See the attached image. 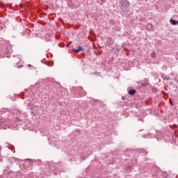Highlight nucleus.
<instances>
[{"label": "nucleus", "instance_id": "f257e3e1", "mask_svg": "<svg viewBox=\"0 0 178 178\" xmlns=\"http://www.w3.org/2000/svg\"><path fill=\"white\" fill-rule=\"evenodd\" d=\"M120 4L122 10H126L130 7V3L127 0H121Z\"/></svg>", "mask_w": 178, "mask_h": 178}, {"label": "nucleus", "instance_id": "f03ea898", "mask_svg": "<svg viewBox=\"0 0 178 178\" xmlns=\"http://www.w3.org/2000/svg\"><path fill=\"white\" fill-rule=\"evenodd\" d=\"M0 127L3 130H6L8 127L4 118L0 120Z\"/></svg>", "mask_w": 178, "mask_h": 178}, {"label": "nucleus", "instance_id": "7ed1b4c3", "mask_svg": "<svg viewBox=\"0 0 178 178\" xmlns=\"http://www.w3.org/2000/svg\"><path fill=\"white\" fill-rule=\"evenodd\" d=\"M148 84H149V81L147 79L142 81V86H148Z\"/></svg>", "mask_w": 178, "mask_h": 178}, {"label": "nucleus", "instance_id": "20e7f679", "mask_svg": "<svg viewBox=\"0 0 178 178\" xmlns=\"http://www.w3.org/2000/svg\"><path fill=\"white\" fill-rule=\"evenodd\" d=\"M170 23L172 24L173 26H176V24H178V21H176L175 19H170Z\"/></svg>", "mask_w": 178, "mask_h": 178}, {"label": "nucleus", "instance_id": "39448f33", "mask_svg": "<svg viewBox=\"0 0 178 178\" xmlns=\"http://www.w3.org/2000/svg\"><path fill=\"white\" fill-rule=\"evenodd\" d=\"M128 94H129V95H134V94H136V90L134 89L129 90L128 91Z\"/></svg>", "mask_w": 178, "mask_h": 178}, {"label": "nucleus", "instance_id": "423d86ee", "mask_svg": "<svg viewBox=\"0 0 178 178\" xmlns=\"http://www.w3.org/2000/svg\"><path fill=\"white\" fill-rule=\"evenodd\" d=\"M80 51H83V48H81V46H79L77 49H74V52H80Z\"/></svg>", "mask_w": 178, "mask_h": 178}, {"label": "nucleus", "instance_id": "0eeeda50", "mask_svg": "<svg viewBox=\"0 0 178 178\" xmlns=\"http://www.w3.org/2000/svg\"><path fill=\"white\" fill-rule=\"evenodd\" d=\"M28 108L29 109H31V111H33V109H34V106L33 105V104H29Z\"/></svg>", "mask_w": 178, "mask_h": 178}, {"label": "nucleus", "instance_id": "6e6552de", "mask_svg": "<svg viewBox=\"0 0 178 178\" xmlns=\"http://www.w3.org/2000/svg\"><path fill=\"white\" fill-rule=\"evenodd\" d=\"M108 42H110V44H113V40H112L111 38H108Z\"/></svg>", "mask_w": 178, "mask_h": 178}, {"label": "nucleus", "instance_id": "1a4fd4ad", "mask_svg": "<svg viewBox=\"0 0 178 178\" xmlns=\"http://www.w3.org/2000/svg\"><path fill=\"white\" fill-rule=\"evenodd\" d=\"M21 67H23V66L22 65L18 66V69H21Z\"/></svg>", "mask_w": 178, "mask_h": 178}, {"label": "nucleus", "instance_id": "9d476101", "mask_svg": "<svg viewBox=\"0 0 178 178\" xmlns=\"http://www.w3.org/2000/svg\"><path fill=\"white\" fill-rule=\"evenodd\" d=\"M28 66H29V67H31L32 65H30V64H29Z\"/></svg>", "mask_w": 178, "mask_h": 178}]
</instances>
